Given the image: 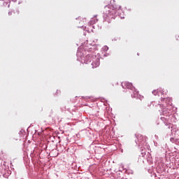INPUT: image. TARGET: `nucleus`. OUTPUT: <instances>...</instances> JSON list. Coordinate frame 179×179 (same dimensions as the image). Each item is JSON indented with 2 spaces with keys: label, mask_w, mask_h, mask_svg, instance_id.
<instances>
[{
  "label": "nucleus",
  "mask_w": 179,
  "mask_h": 179,
  "mask_svg": "<svg viewBox=\"0 0 179 179\" xmlns=\"http://www.w3.org/2000/svg\"><path fill=\"white\" fill-rule=\"evenodd\" d=\"M57 93H58V91H57Z\"/></svg>",
  "instance_id": "obj_6"
},
{
  "label": "nucleus",
  "mask_w": 179,
  "mask_h": 179,
  "mask_svg": "<svg viewBox=\"0 0 179 179\" xmlns=\"http://www.w3.org/2000/svg\"><path fill=\"white\" fill-rule=\"evenodd\" d=\"M134 94H137V96H138V92L135 91Z\"/></svg>",
  "instance_id": "obj_5"
},
{
  "label": "nucleus",
  "mask_w": 179,
  "mask_h": 179,
  "mask_svg": "<svg viewBox=\"0 0 179 179\" xmlns=\"http://www.w3.org/2000/svg\"><path fill=\"white\" fill-rule=\"evenodd\" d=\"M92 68H97L100 65V59L96 58L92 63Z\"/></svg>",
  "instance_id": "obj_2"
},
{
  "label": "nucleus",
  "mask_w": 179,
  "mask_h": 179,
  "mask_svg": "<svg viewBox=\"0 0 179 179\" xmlns=\"http://www.w3.org/2000/svg\"><path fill=\"white\" fill-rule=\"evenodd\" d=\"M122 85H124V87H127V89H133L132 83L129 82H123Z\"/></svg>",
  "instance_id": "obj_3"
},
{
  "label": "nucleus",
  "mask_w": 179,
  "mask_h": 179,
  "mask_svg": "<svg viewBox=\"0 0 179 179\" xmlns=\"http://www.w3.org/2000/svg\"><path fill=\"white\" fill-rule=\"evenodd\" d=\"M8 16H12V11L8 12Z\"/></svg>",
  "instance_id": "obj_4"
},
{
  "label": "nucleus",
  "mask_w": 179,
  "mask_h": 179,
  "mask_svg": "<svg viewBox=\"0 0 179 179\" xmlns=\"http://www.w3.org/2000/svg\"><path fill=\"white\" fill-rule=\"evenodd\" d=\"M121 9L120 6H106L104 8L103 13L106 17H110V16H114L117 15V11Z\"/></svg>",
  "instance_id": "obj_1"
}]
</instances>
